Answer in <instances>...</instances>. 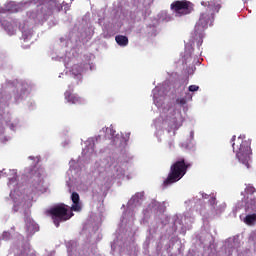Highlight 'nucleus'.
<instances>
[{
  "label": "nucleus",
  "mask_w": 256,
  "mask_h": 256,
  "mask_svg": "<svg viewBox=\"0 0 256 256\" xmlns=\"http://www.w3.org/2000/svg\"><path fill=\"white\" fill-rule=\"evenodd\" d=\"M37 6L36 11L27 12L29 20H24L19 25V29L22 33V39L25 43H29L33 37V26L36 21H47L48 17H51L55 11L59 12L63 9V5L57 0H27L20 3L9 2L5 5V9L0 7V25L8 33V35H15L17 33V26L15 20L7 17V11L10 13H19L22 9Z\"/></svg>",
  "instance_id": "obj_1"
},
{
  "label": "nucleus",
  "mask_w": 256,
  "mask_h": 256,
  "mask_svg": "<svg viewBox=\"0 0 256 256\" xmlns=\"http://www.w3.org/2000/svg\"><path fill=\"white\" fill-rule=\"evenodd\" d=\"M154 104L161 111V117L154 121L156 129H173L177 131L183 125V115H181V108L178 107H163L165 105V92L157 86L153 91Z\"/></svg>",
  "instance_id": "obj_2"
},
{
  "label": "nucleus",
  "mask_w": 256,
  "mask_h": 256,
  "mask_svg": "<svg viewBox=\"0 0 256 256\" xmlns=\"http://www.w3.org/2000/svg\"><path fill=\"white\" fill-rule=\"evenodd\" d=\"M72 207H69L65 204H58L50 209V214L52 215V219L54 225L59 227V223L62 221H68L73 217L71 211H81L83 209V205L81 204V200L79 198V194L76 192H72L71 194Z\"/></svg>",
  "instance_id": "obj_3"
},
{
  "label": "nucleus",
  "mask_w": 256,
  "mask_h": 256,
  "mask_svg": "<svg viewBox=\"0 0 256 256\" xmlns=\"http://www.w3.org/2000/svg\"><path fill=\"white\" fill-rule=\"evenodd\" d=\"M201 5L205 8L201 12L200 18L194 28L196 35H198L200 39L203 37V31H205L209 25H213V15H215V13H219V10L221 9V5L215 4L213 1H202Z\"/></svg>",
  "instance_id": "obj_4"
},
{
  "label": "nucleus",
  "mask_w": 256,
  "mask_h": 256,
  "mask_svg": "<svg viewBox=\"0 0 256 256\" xmlns=\"http://www.w3.org/2000/svg\"><path fill=\"white\" fill-rule=\"evenodd\" d=\"M144 197V192H138L128 201L127 211L123 213L121 219V227L126 229V232L133 227V223H135V209L141 206Z\"/></svg>",
  "instance_id": "obj_5"
},
{
  "label": "nucleus",
  "mask_w": 256,
  "mask_h": 256,
  "mask_svg": "<svg viewBox=\"0 0 256 256\" xmlns=\"http://www.w3.org/2000/svg\"><path fill=\"white\" fill-rule=\"evenodd\" d=\"M94 168L96 171H105V169H110L112 174L121 179L125 175V169H127V163L115 161V158L110 156L102 158L95 162Z\"/></svg>",
  "instance_id": "obj_6"
},
{
  "label": "nucleus",
  "mask_w": 256,
  "mask_h": 256,
  "mask_svg": "<svg viewBox=\"0 0 256 256\" xmlns=\"http://www.w3.org/2000/svg\"><path fill=\"white\" fill-rule=\"evenodd\" d=\"M70 168L67 171L66 185L69 193H72L75 187L81 183V163L79 161L71 160L69 162Z\"/></svg>",
  "instance_id": "obj_7"
},
{
  "label": "nucleus",
  "mask_w": 256,
  "mask_h": 256,
  "mask_svg": "<svg viewBox=\"0 0 256 256\" xmlns=\"http://www.w3.org/2000/svg\"><path fill=\"white\" fill-rule=\"evenodd\" d=\"M187 167L189 165L185 164V160L177 161L170 168V173L166 180H164L163 187H169L173 183H177L184 175L187 173Z\"/></svg>",
  "instance_id": "obj_8"
},
{
  "label": "nucleus",
  "mask_w": 256,
  "mask_h": 256,
  "mask_svg": "<svg viewBox=\"0 0 256 256\" xmlns=\"http://www.w3.org/2000/svg\"><path fill=\"white\" fill-rule=\"evenodd\" d=\"M245 139V135H240L237 138L236 143L239 145L238 151L236 152V157L249 169V163H251V143Z\"/></svg>",
  "instance_id": "obj_9"
},
{
  "label": "nucleus",
  "mask_w": 256,
  "mask_h": 256,
  "mask_svg": "<svg viewBox=\"0 0 256 256\" xmlns=\"http://www.w3.org/2000/svg\"><path fill=\"white\" fill-rule=\"evenodd\" d=\"M171 9L174 17H183L185 15H189L193 8L191 7V2L187 0H182V1H174L171 4Z\"/></svg>",
  "instance_id": "obj_10"
},
{
  "label": "nucleus",
  "mask_w": 256,
  "mask_h": 256,
  "mask_svg": "<svg viewBox=\"0 0 256 256\" xmlns=\"http://www.w3.org/2000/svg\"><path fill=\"white\" fill-rule=\"evenodd\" d=\"M99 139H101V136L89 138L85 142V148L82 150V157L84 163H89V161H91V159L95 157V144L98 143Z\"/></svg>",
  "instance_id": "obj_11"
},
{
  "label": "nucleus",
  "mask_w": 256,
  "mask_h": 256,
  "mask_svg": "<svg viewBox=\"0 0 256 256\" xmlns=\"http://www.w3.org/2000/svg\"><path fill=\"white\" fill-rule=\"evenodd\" d=\"M10 197L14 201V209L16 211H19V209L22 207V209H25L26 205L29 206V201H31L32 197L29 196L27 200H25V196L17 190V188L14 189V191L10 192Z\"/></svg>",
  "instance_id": "obj_12"
},
{
  "label": "nucleus",
  "mask_w": 256,
  "mask_h": 256,
  "mask_svg": "<svg viewBox=\"0 0 256 256\" xmlns=\"http://www.w3.org/2000/svg\"><path fill=\"white\" fill-rule=\"evenodd\" d=\"M102 132L105 133L106 137L108 139H111L112 145H115L116 147H121L124 145L125 138L120 135L115 136V130H113V127L109 128H102Z\"/></svg>",
  "instance_id": "obj_13"
},
{
  "label": "nucleus",
  "mask_w": 256,
  "mask_h": 256,
  "mask_svg": "<svg viewBox=\"0 0 256 256\" xmlns=\"http://www.w3.org/2000/svg\"><path fill=\"white\" fill-rule=\"evenodd\" d=\"M224 247L226 253H228V255H232L233 249H238V247H241V240L239 239V236L228 238L225 241Z\"/></svg>",
  "instance_id": "obj_14"
},
{
  "label": "nucleus",
  "mask_w": 256,
  "mask_h": 256,
  "mask_svg": "<svg viewBox=\"0 0 256 256\" xmlns=\"http://www.w3.org/2000/svg\"><path fill=\"white\" fill-rule=\"evenodd\" d=\"M200 197L202 199H209L210 198L209 203L211 205V209L214 213H216V215H219V213H223V211H225V207H226L225 204H221V205L217 206L216 199H215L214 196H209L205 193H200Z\"/></svg>",
  "instance_id": "obj_15"
},
{
  "label": "nucleus",
  "mask_w": 256,
  "mask_h": 256,
  "mask_svg": "<svg viewBox=\"0 0 256 256\" xmlns=\"http://www.w3.org/2000/svg\"><path fill=\"white\" fill-rule=\"evenodd\" d=\"M173 223H174L175 229H179V225L180 227H185L186 225H189V223H193V218L187 215H184V216L176 215L173 217Z\"/></svg>",
  "instance_id": "obj_16"
},
{
  "label": "nucleus",
  "mask_w": 256,
  "mask_h": 256,
  "mask_svg": "<svg viewBox=\"0 0 256 256\" xmlns=\"http://www.w3.org/2000/svg\"><path fill=\"white\" fill-rule=\"evenodd\" d=\"M147 211L152 213H165V202L159 203L156 200H152L148 205Z\"/></svg>",
  "instance_id": "obj_17"
},
{
  "label": "nucleus",
  "mask_w": 256,
  "mask_h": 256,
  "mask_svg": "<svg viewBox=\"0 0 256 256\" xmlns=\"http://www.w3.org/2000/svg\"><path fill=\"white\" fill-rule=\"evenodd\" d=\"M1 175H6L8 177V186L10 187H17V170H9L5 172V170L1 171Z\"/></svg>",
  "instance_id": "obj_18"
},
{
  "label": "nucleus",
  "mask_w": 256,
  "mask_h": 256,
  "mask_svg": "<svg viewBox=\"0 0 256 256\" xmlns=\"http://www.w3.org/2000/svg\"><path fill=\"white\" fill-rule=\"evenodd\" d=\"M245 214L240 215L241 221L246 225H255L256 223V212L245 211Z\"/></svg>",
  "instance_id": "obj_19"
},
{
  "label": "nucleus",
  "mask_w": 256,
  "mask_h": 256,
  "mask_svg": "<svg viewBox=\"0 0 256 256\" xmlns=\"http://www.w3.org/2000/svg\"><path fill=\"white\" fill-rule=\"evenodd\" d=\"M65 99L68 103H71L72 105H79L81 103H83V98L78 97L77 94H72L69 91L65 92Z\"/></svg>",
  "instance_id": "obj_20"
},
{
  "label": "nucleus",
  "mask_w": 256,
  "mask_h": 256,
  "mask_svg": "<svg viewBox=\"0 0 256 256\" xmlns=\"http://www.w3.org/2000/svg\"><path fill=\"white\" fill-rule=\"evenodd\" d=\"M26 231L28 235H33V233L39 231V225L33 219L28 218L26 220Z\"/></svg>",
  "instance_id": "obj_21"
},
{
  "label": "nucleus",
  "mask_w": 256,
  "mask_h": 256,
  "mask_svg": "<svg viewBox=\"0 0 256 256\" xmlns=\"http://www.w3.org/2000/svg\"><path fill=\"white\" fill-rule=\"evenodd\" d=\"M83 71V65L75 64L70 73L73 75V77H77L78 79H81V73Z\"/></svg>",
  "instance_id": "obj_22"
},
{
  "label": "nucleus",
  "mask_w": 256,
  "mask_h": 256,
  "mask_svg": "<svg viewBox=\"0 0 256 256\" xmlns=\"http://www.w3.org/2000/svg\"><path fill=\"white\" fill-rule=\"evenodd\" d=\"M115 41L120 45V47H127V45H129V38H127V36L117 35L115 37Z\"/></svg>",
  "instance_id": "obj_23"
},
{
  "label": "nucleus",
  "mask_w": 256,
  "mask_h": 256,
  "mask_svg": "<svg viewBox=\"0 0 256 256\" xmlns=\"http://www.w3.org/2000/svg\"><path fill=\"white\" fill-rule=\"evenodd\" d=\"M245 211H250L252 213H256V199H250L246 202Z\"/></svg>",
  "instance_id": "obj_24"
},
{
  "label": "nucleus",
  "mask_w": 256,
  "mask_h": 256,
  "mask_svg": "<svg viewBox=\"0 0 256 256\" xmlns=\"http://www.w3.org/2000/svg\"><path fill=\"white\" fill-rule=\"evenodd\" d=\"M41 185H43V183L41 182V178H39V176H35L34 183H33V189L35 191H41Z\"/></svg>",
  "instance_id": "obj_25"
},
{
  "label": "nucleus",
  "mask_w": 256,
  "mask_h": 256,
  "mask_svg": "<svg viewBox=\"0 0 256 256\" xmlns=\"http://www.w3.org/2000/svg\"><path fill=\"white\" fill-rule=\"evenodd\" d=\"M159 17L161 21H166V23H168L169 21H173V17L167 12H161L159 14Z\"/></svg>",
  "instance_id": "obj_26"
},
{
  "label": "nucleus",
  "mask_w": 256,
  "mask_h": 256,
  "mask_svg": "<svg viewBox=\"0 0 256 256\" xmlns=\"http://www.w3.org/2000/svg\"><path fill=\"white\" fill-rule=\"evenodd\" d=\"M194 137H195V132L191 131L190 132V144L189 143L184 144L186 149H192L193 148V139H194Z\"/></svg>",
  "instance_id": "obj_27"
},
{
  "label": "nucleus",
  "mask_w": 256,
  "mask_h": 256,
  "mask_svg": "<svg viewBox=\"0 0 256 256\" xmlns=\"http://www.w3.org/2000/svg\"><path fill=\"white\" fill-rule=\"evenodd\" d=\"M9 139H11V137H7V136L5 135V130H4L3 128H1V129H0V141H1L2 143H5V142L9 141Z\"/></svg>",
  "instance_id": "obj_28"
},
{
  "label": "nucleus",
  "mask_w": 256,
  "mask_h": 256,
  "mask_svg": "<svg viewBox=\"0 0 256 256\" xmlns=\"http://www.w3.org/2000/svg\"><path fill=\"white\" fill-rule=\"evenodd\" d=\"M255 187L248 185L245 188V193H247V195H253V193H255Z\"/></svg>",
  "instance_id": "obj_29"
},
{
  "label": "nucleus",
  "mask_w": 256,
  "mask_h": 256,
  "mask_svg": "<svg viewBox=\"0 0 256 256\" xmlns=\"http://www.w3.org/2000/svg\"><path fill=\"white\" fill-rule=\"evenodd\" d=\"M35 174V168H28L25 170L26 177H33Z\"/></svg>",
  "instance_id": "obj_30"
},
{
  "label": "nucleus",
  "mask_w": 256,
  "mask_h": 256,
  "mask_svg": "<svg viewBox=\"0 0 256 256\" xmlns=\"http://www.w3.org/2000/svg\"><path fill=\"white\" fill-rule=\"evenodd\" d=\"M185 49H186L185 59L187 61V59H189V57H191V45L187 44Z\"/></svg>",
  "instance_id": "obj_31"
},
{
  "label": "nucleus",
  "mask_w": 256,
  "mask_h": 256,
  "mask_svg": "<svg viewBox=\"0 0 256 256\" xmlns=\"http://www.w3.org/2000/svg\"><path fill=\"white\" fill-rule=\"evenodd\" d=\"M139 3H142V5H144V7H149V5H151V3H153V0H138Z\"/></svg>",
  "instance_id": "obj_32"
},
{
  "label": "nucleus",
  "mask_w": 256,
  "mask_h": 256,
  "mask_svg": "<svg viewBox=\"0 0 256 256\" xmlns=\"http://www.w3.org/2000/svg\"><path fill=\"white\" fill-rule=\"evenodd\" d=\"M189 91H191L192 93H194L195 91H199V86L197 85H191L189 86Z\"/></svg>",
  "instance_id": "obj_33"
},
{
  "label": "nucleus",
  "mask_w": 256,
  "mask_h": 256,
  "mask_svg": "<svg viewBox=\"0 0 256 256\" xmlns=\"http://www.w3.org/2000/svg\"><path fill=\"white\" fill-rule=\"evenodd\" d=\"M112 249H117V247H121V242L119 240L114 241V243L111 245Z\"/></svg>",
  "instance_id": "obj_34"
},
{
  "label": "nucleus",
  "mask_w": 256,
  "mask_h": 256,
  "mask_svg": "<svg viewBox=\"0 0 256 256\" xmlns=\"http://www.w3.org/2000/svg\"><path fill=\"white\" fill-rule=\"evenodd\" d=\"M178 105H185V103H187V101L185 100V98H178L176 100Z\"/></svg>",
  "instance_id": "obj_35"
},
{
  "label": "nucleus",
  "mask_w": 256,
  "mask_h": 256,
  "mask_svg": "<svg viewBox=\"0 0 256 256\" xmlns=\"http://www.w3.org/2000/svg\"><path fill=\"white\" fill-rule=\"evenodd\" d=\"M5 59L6 57L2 53H0V67L3 66V64L5 63Z\"/></svg>",
  "instance_id": "obj_36"
},
{
  "label": "nucleus",
  "mask_w": 256,
  "mask_h": 256,
  "mask_svg": "<svg viewBox=\"0 0 256 256\" xmlns=\"http://www.w3.org/2000/svg\"><path fill=\"white\" fill-rule=\"evenodd\" d=\"M68 255L69 256H77V254H75L73 248H68Z\"/></svg>",
  "instance_id": "obj_37"
},
{
  "label": "nucleus",
  "mask_w": 256,
  "mask_h": 256,
  "mask_svg": "<svg viewBox=\"0 0 256 256\" xmlns=\"http://www.w3.org/2000/svg\"><path fill=\"white\" fill-rule=\"evenodd\" d=\"M2 237H3V239H5L7 241V239H9V233L4 232Z\"/></svg>",
  "instance_id": "obj_38"
},
{
  "label": "nucleus",
  "mask_w": 256,
  "mask_h": 256,
  "mask_svg": "<svg viewBox=\"0 0 256 256\" xmlns=\"http://www.w3.org/2000/svg\"><path fill=\"white\" fill-rule=\"evenodd\" d=\"M144 247H149V238H147L146 241L144 242Z\"/></svg>",
  "instance_id": "obj_39"
},
{
  "label": "nucleus",
  "mask_w": 256,
  "mask_h": 256,
  "mask_svg": "<svg viewBox=\"0 0 256 256\" xmlns=\"http://www.w3.org/2000/svg\"><path fill=\"white\" fill-rule=\"evenodd\" d=\"M23 95H25V92H23L22 94L19 95H16V99H21V97H23Z\"/></svg>",
  "instance_id": "obj_40"
},
{
  "label": "nucleus",
  "mask_w": 256,
  "mask_h": 256,
  "mask_svg": "<svg viewBox=\"0 0 256 256\" xmlns=\"http://www.w3.org/2000/svg\"><path fill=\"white\" fill-rule=\"evenodd\" d=\"M130 136H131V132L126 133L127 139H129Z\"/></svg>",
  "instance_id": "obj_41"
},
{
  "label": "nucleus",
  "mask_w": 256,
  "mask_h": 256,
  "mask_svg": "<svg viewBox=\"0 0 256 256\" xmlns=\"http://www.w3.org/2000/svg\"><path fill=\"white\" fill-rule=\"evenodd\" d=\"M202 43H203V40L199 41V42H198V47L201 46Z\"/></svg>",
  "instance_id": "obj_42"
},
{
  "label": "nucleus",
  "mask_w": 256,
  "mask_h": 256,
  "mask_svg": "<svg viewBox=\"0 0 256 256\" xmlns=\"http://www.w3.org/2000/svg\"><path fill=\"white\" fill-rule=\"evenodd\" d=\"M127 235H128V237H131V235H133V233H131V231H129V232L127 233Z\"/></svg>",
  "instance_id": "obj_43"
},
{
  "label": "nucleus",
  "mask_w": 256,
  "mask_h": 256,
  "mask_svg": "<svg viewBox=\"0 0 256 256\" xmlns=\"http://www.w3.org/2000/svg\"><path fill=\"white\" fill-rule=\"evenodd\" d=\"M10 129H15V125L12 124V125L10 126Z\"/></svg>",
  "instance_id": "obj_44"
},
{
  "label": "nucleus",
  "mask_w": 256,
  "mask_h": 256,
  "mask_svg": "<svg viewBox=\"0 0 256 256\" xmlns=\"http://www.w3.org/2000/svg\"><path fill=\"white\" fill-rule=\"evenodd\" d=\"M233 151H235V143H232Z\"/></svg>",
  "instance_id": "obj_45"
},
{
  "label": "nucleus",
  "mask_w": 256,
  "mask_h": 256,
  "mask_svg": "<svg viewBox=\"0 0 256 256\" xmlns=\"http://www.w3.org/2000/svg\"><path fill=\"white\" fill-rule=\"evenodd\" d=\"M150 233H155V230H153V228H151Z\"/></svg>",
  "instance_id": "obj_46"
},
{
  "label": "nucleus",
  "mask_w": 256,
  "mask_h": 256,
  "mask_svg": "<svg viewBox=\"0 0 256 256\" xmlns=\"http://www.w3.org/2000/svg\"><path fill=\"white\" fill-rule=\"evenodd\" d=\"M235 139H236V136H233V137H232V141H235Z\"/></svg>",
  "instance_id": "obj_47"
},
{
  "label": "nucleus",
  "mask_w": 256,
  "mask_h": 256,
  "mask_svg": "<svg viewBox=\"0 0 256 256\" xmlns=\"http://www.w3.org/2000/svg\"><path fill=\"white\" fill-rule=\"evenodd\" d=\"M247 1H249V0H243L244 3H247Z\"/></svg>",
  "instance_id": "obj_48"
},
{
  "label": "nucleus",
  "mask_w": 256,
  "mask_h": 256,
  "mask_svg": "<svg viewBox=\"0 0 256 256\" xmlns=\"http://www.w3.org/2000/svg\"><path fill=\"white\" fill-rule=\"evenodd\" d=\"M29 159H34V158L32 156H30Z\"/></svg>",
  "instance_id": "obj_49"
},
{
  "label": "nucleus",
  "mask_w": 256,
  "mask_h": 256,
  "mask_svg": "<svg viewBox=\"0 0 256 256\" xmlns=\"http://www.w3.org/2000/svg\"><path fill=\"white\" fill-rule=\"evenodd\" d=\"M171 132V130L170 129H168V133H170Z\"/></svg>",
  "instance_id": "obj_50"
},
{
  "label": "nucleus",
  "mask_w": 256,
  "mask_h": 256,
  "mask_svg": "<svg viewBox=\"0 0 256 256\" xmlns=\"http://www.w3.org/2000/svg\"><path fill=\"white\" fill-rule=\"evenodd\" d=\"M171 145H173V143H170V147H171Z\"/></svg>",
  "instance_id": "obj_51"
}]
</instances>
